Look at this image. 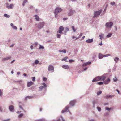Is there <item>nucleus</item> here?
<instances>
[{
    "mask_svg": "<svg viewBox=\"0 0 121 121\" xmlns=\"http://www.w3.org/2000/svg\"><path fill=\"white\" fill-rule=\"evenodd\" d=\"M102 11V9H100L98 11H95L94 12V16H93V17H98L100 15Z\"/></svg>",
    "mask_w": 121,
    "mask_h": 121,
    "instance_id": "1",
    "label": "nucleus"
},
{
    "mask_svg": "<svg viewBox=\"0 0 121 121\" xmlns=\"http://www.w3.org/2000/svg\"><path fill=\"white\" fill-rule=\"evenodd\" d=\"M113 25V23L112 22H107L105 24V26L107 28H111Z\"/></svg>",
    "mask_w": 121,
    "mask_h": 121,
    "instance_id": "2",
    "label": "nucleus"
},
{
    "mask_svg": "<svg viewBox=\"0 0 121 121\" xmlns=\"http://www.w3.org/2000/svg\"><path fill=\"white\" fill-rule=\"evenodd\" d=\"M44 24L45 23L44 22H40L38 24V28L39 29H41L43 27Z\"/></svg>",
    "mask_w": 121,
    "mask_h": 121,
    "instance_id": "3",
    "label": "nucleus"
},
{
    "mask_svg": "<svg viewBox=\"0 0 121 121\" xmlns=\"http://www.w3.org/2000/svg\"><path fill=\"white\" fill-rule=\"evenodd\" d=\"M69 105H67L66 106L65 108L61 112V113H64L65 112H66L67 110H68V111L69 112L70 114H71V113L69 111Z\"/></svg>",
    "mask_w": 121,
    "mask_h": 121,
    "instance_id": "4",
    "label": "nucleus"
},
{
    "mask_svg": "<svg viewBox=\"0 0 121 121\" xmlns=\"http://www.w3.org/2000/svg\"><path fill=\"white\" fill-rule=\"evenodd\" d=\"M5 4L6 8L8 9H12L13 8L14 4H11L9 6V3H6Z\"/></svg>",
    "mask_w": 121,
    "mask_h": 121,
    "instance_id": "5",
    "label": "nucleus"
},
{
    "mask_svg": "<svg viewBox=\"0 0 121 121\" xmlns=\"http://www.w3.org/2000/svg\"><path fill=\"white\" fill-rule=\"evenodd\" d=\"M62 11V9L59 7L56 8L55 9L54 13H58L61 12Z\"/></svg>",
    "mask_w": 121,
    "mask_h": 121,
    "instance_id": "6",
    "label": "nucleus"
},
{
    "mask_svg": "<svg viewBox=\"0 0 121 121\" xmlns=\"http://www.w3.org/2000/svg\"><path fill=\"white\" fill-rule=\"evenodd\" d=\"M60 118H58L57 120H55L54 121H66L63 116L61 115H60L59 116Z\"/></svg>",
    "mask_w": 121,
    "mask_h": 121,
    "instance_id": "7",
    "label": "nucleus"
},
{
    "mask_svg": "<svg viewBox=\"0 0 121 121\" xmlns=\"http://www.w3.org/2000/svg\"><path fill=\"white\" fill-rule=\"evenodd\" d=\"M42 84L43 85V86H40L39 87V89L38 90L39 91H41L43 89L47 87V85L45 83H43Z\"/></svg>",
    "mask_w": 121,
    "mask_h": 121,
    "instance_id": "8",
    "label": "nucleus"
},
{
    "mask_svg": "<svg viewBox=\"0 0 121 121\" xmlns=\"http://www.w3.org/2000/svg\"><path fill=\"white\" fill-rule=\"evenodd\" d=\"M100 80H101L100 76H98L95 77L93 80L92 82H95Z\"/></svg>",
    "mask_w": 121,
    "mask_h": 121,
    "instance_id": "9",
    "label": "nucleus"
},
{
    "mask_svg": "<svg viewBox=\"0 0 121 121\" xmlns=\"http://www.w3.org/2000/svg\"><path fill=\"white\" fill-rule=\"evenodd\" d=\"M64 30V28L62 26H60L59 29L58 31L57 32H59L60 34H63V33L62 31H63Z\"/></svg>",
    "mask_w": 121,
    "mask_h": 121,
    "instance_id": "10",
    "label": "nucleus"
},
{
    "mask_svg": "<svg viewBox=\"0 0 121 121\" xmlns=\"http://www.w3.org/2000/svg\"><path fill=\"white\" fill-rule=\"evenodd\" d=\"M9 111L11 112H14V106L12 105H10L9 106Z\"/></svg>",
    "mask_w": 121,
    "mask_h": 121,
    "instance_id": "11",
    "label": "nucleus"
},
{
    "mask_svg": "<svg viewBox=\"0 0 121 121\" xmlns=\"http://www.w3.org/2000/svg\"><path fill=\"white\" fill-rule=\"evenodd\" d=\"M75 12V11L74 10L72 9L70 10L69 12L68 13V16H71Z\"/></svg>",
    "mask_w": 121,
    "mask_h": 121,
    "instance_id": "12",
    "label": "nucleus"
},
{
    "mask_svg": "<svg viewBox=\"0 0 121 121\" xmlns=\"http://www.w3.org/2000/svg\"><path fill=\"white\" fill-rule=\"evenodd\" d=\"M54 67L52 65H49L48 67V70L49 71H50L54 70Z\"/></svg>",
    "mask_w": 121,
    "mask_h": 121,
    "instance_id": "13",
    "label": "nucleus"
},
{
    "mask_svg": "<svg viewBox=\"0 0 121 121\" xmlns=\"http://www.w3.org/2000/svg\"><path fill=\"white\" fill-rule=\"evenodd\" d=\"M110 81V79L109 78H108L107 80H106L104 82V83L105 84H107L109 83Z\"/></svg>",
    "mask_w": 121,
    "mask_h": 121,
    "instance_id": "14",
    "label": "nucleus"
},
{
    "mask_svg": "<svg viewBox=\"0 0 121 121\" xmlns=\"http://www.w3.org/2000/svg\"><path fill=\"white\" fill-rule=\"evenodd\" d=\"M34 83L31 81L28 82L27 83V86L29 87H30Z\"/></svg>",
    "mask_w": 121,
    "mask_h": 121,
    "instance_id": "15",
    "label": "nucleus"
},
{
    "mask_svg": "<svg viewBox=\"0 0 121 121\" xmlns=\"http://www.w3.org/2000/svg\"><path fill=\"white\" fill-rule=\"evenodd\" d=\"M91 63V62L90 61H88L87 62L84 63L82 64L83 67H84V66H87V65H90Z\"/></svg>",
    "mask_w": 121,
    "mask_h": 121,
    "instance_id": "16",
    "label": "nucleus"
},
{
    "mask_svg": "<svg viewBox=\"0 0 121 121\" xmlns=\"http://www.w3.org/2000/svg\"><path fill=\"white\" fill-rule=\"evenodd\" d=\"M100 78H101V80H102L104 81L106 78V77L104 74L103 75L101 76H100Z\"/></svg>",
    "mask_w": 121,
    "mask_h": 121,
    "instance_id": "17",
    "label": "nucleus"
},
{
    "mask_svg": "<svg viewBox=\"0 0 121 121\" xmlns=\"http://www.w3.org/2000/svg\"><path fill=\"white\" fill-rule=\"evenodd\" d=\"M93 41V38L89 39L86 40V42L87 43H92Z\"/></svg>",
    "mask_w": 121,
    "mask_h": 121,
    "instance_id": "18",
    "label": "nucleus"
},
{
    "mask_svg": "<svg viewBox=\"0 0 121 121\" xmlns=\"http://www.w3.org/2000/svg\"><path fill=\"white\" fill-rule=\"evenodd\" d=\"M11 58V57H7L5 58H3L2 60L3 61L7 60L10 59Z\"/></svg>",
    "mask_w": 121,
    "mask_h": 121,
    "instance_id": "19",
    "label": "nucleus"
},
{
    "mask_svg": "<svg viewBox=\"0 0 121 121\" xmlns=\"http://www.w3.org/2000/svg\"><path fill=\"white\" fill-rule=\"evenodd\" d=\"M64 31V33H63V34H64L65 35H66L67 32L69 31V28L68 27H66Z\"/></svg>",
    "mask_w": 121,
    "mask_h": 121,
    "instance_id": "20",
    "label": "nucleus"
},
{
    "mask_svg": "<svg viewBox=\"0 0 121 121\" xmlns=\"http://www.w3.org/2000/svg\"><path fill=\"white\" fill-rule=\"evenodd\" d=\"M75 102V100L71 101L70 102L69 104L72 106H74V105Z\"/></svg>",
    "mask_w": 121,
    "mask_h": 121,
    "instance_id": "21",
    "label": "nucleus"
},
{
    "mask_svg": "<svg viewBox=\"0 0 121 121\" xmlns=\"http://www.w3.org/2000/svg\"><path fill=\"white\" fill-rule=\"evenodd\" d=\"M10 25L12 27V28L13 29H14L15 30H17V27L14 26L13 24L12 23H11L10 24Z\"/></svg>",
    "mask_w": 121,
    "mask_h": 121,
    "instance_id": "22",
    "label": "nucleus"
},
{
    "mask_svg": "<svg viewBox=\"0 0 121 121\" xmlns=\"http://www.w3.org/2000/svg\"><path fill=\"white\" fill-rule=\"evenodd\" d=\"M104 57V56L103 55L100 53H99V54L98 58L99 59H102Z\"/></svg>",
    "mask_w": 121,
    "mask_h": 121,
    "instance_id": "23",
    "label": "nucleus"
},
{
    "mask_svg": "<svg viewBox=\"0 0 121 121\" xmlns=\"http://www.w3.org/2000/svg\"><path fill=\"white\" fill-rule=\"evenodd\" d=\"M115 96V95H106L105 96V97L106 98H109L113 97H114Z\"/></svg>",
    "mask_w": 121,
    "mask_h": 121,
    "instance_id": "24",
    "label": "nucleus"
},
{
    "mask_svg": "<svg viewBox=\"0 0 121 121\" xmlns=\"http://www.w3.org/2000/svg\"><path fill=\"white\" fill-rule=\"evenodd\" d=\"M62 67L63 68L66 69H68L69 67V66L67 65H63L62 66Z\"/></svg>",
    "mask_w": 121,
    "mask_h": 121,
    "instance_id": "25",
    "label": "nucleus"
},
{
    "mask_svg": "<svg viewBox=\"0 0 121 121\" xmlns=\"http://www.w3.org/2000/svg\"><path fill=\"white\" fill-rule=\"evenodd\" d=\"M33 97L32 96H27V97H26L25 98V100H26L27 99H30L32 98H33Z\"/></svg>",
    "mask_w": 121,
    "mask_h": 121,
    "instance_id": "26",
    "label": "nucleus"
},
{
    "mask_svg": "<svg viewBox=\"0 0 121 121\" xmlns=\"http://www.w3.org/2000/svg\"><path fill=\"white\" fill-rule=\"evenodd\" d=\"M44 47L43 46L41 45H39V49L40 50L41 49H42L43 50L44 49Z\"/></svg>",
    "mask_w": 121,
    "mask_h": 121,
    "instance_id": "27",
    "label": "nucleus"
},
{
    "mask_svg": "<svg viewBox=\"0 0 121 121\" xmlns=\"http://www.w3.org/2000/svg\"><path fill=\"white\" fill-rule=\"evenodd\" d=\"M112 35V33H110L107 35L106 36V37L107 38H109Z\"/></svg>",
    "mask_w": 121,
    "mask_h": 121,
    "instance_id": "28",
    "label": "nucleus"
},
{
    "mask_svg": "<svg viewBox=\"0 0 121 121\" xmlns=\"http://www.w3.org/2000/svg\"><path fill=\"white\" fill-rule=\"evenodd\" d=\"M59 52H63L64 53H66V49H63L62 50H59Z\"/></svg>",
    "mask_w": 121,
    "mask_h": 121,
    "instance_id": "29",
    "label": "nucleus"
},
{
    "mask_svg": "<svg viewBox=\"0 0 121 121\" xmlns=\"http://www.w3.org/2000/svg\"><path fill=\"white\" fill-rule=\"evenodd\" d=\"M35 19L37 21H39V18L38 16L36 15H35Z\"/></svg>",
    "mask_w": 121,
    "mask_h": 121,
    "instance_id": "30",
    "label": "nucleus"
},
{
    "mask_svg": "<svg viewBox=\"0 0 121 121\" xmlns=\"http://www.w3.org/2000/svg\"><path fill=\"white\" fill-rule=\"evenodd\" d=\"M119 60V58L117 57H116L114 59V60L116 63H117Z\"/></svg>",
    "mask_w": 121,
    "mask_h": 121,
    "instance_id": "31",
    "label": "nucleus"
},
{
    "mask_svg": "<svg viewBox=\"0 0 121 121\" xmlns=\"http://www.w3.org/2000/svg\"><path fill=\"white\" fill-rule=\"evenodd\" d=\"M4 16L7 18H9L10 17V16L6 14H5L4 15Z\"/></svg>",
    "mask_w": 121,
    "mask_h": 121,
    "instance_id": "32",
    "label": "nucleus"
},
{
    "mask_svg": "<svg viewBox=\"0 0 121 121\" xmlns=\"http://www.w3.org/2000/svg\"><path fill=\"white\" fill-rule=\"evenodd\" d=\"M68 58V57L67 56H66L64 58L62 59V61L65 60L66 62H68V61L66 60Z\"/></svg>",
    "mask_w": 121,
    "mask_h": 121,
    "instance_id": "33",
    "label": "nucleus"
},
{
    "mask_svg": "<svg viewBox=\"0 0 121 121\" xmlns=\"http://www.w3.org/2000/svg\"><path fill=\"white\" fill-rule=\"evenodd\" d=\"M102 92L101 91H98L97 93V96L99 95L100 94H101Z\"/></svg>",
    "mask_w": 121,
    "mask_h": 121,
    "instance_id": "34",
    "label": "nucleus"
},
{
    "mask_svg": "<svg viewBox=\"0 0 121 121\" xmlns=\"http://www.w3.org/2000/svg\"><path fill=\"white\" fill-rule=\"evenodd\" d=\"M96 108L98 110V111L99 112H100L101 111V108L100 107H97Z\"/></svg>",
    "mask_w": 121,
    "mask_h": 121,
    "instance_id": "35",
    "label": "nucleus"
},
{
    "mask_svg": "<svg viewBox=\"0 0 121 121\" xmlns=\"http://www.w3.org/2000/svg\"><path fill=\"white\" fill-rule=\"evenodd\" d=\"M104 36V34H101L99 35V37H100V39L101 40H102V38Z\"/></svg>",
    "mask_w": 121,
    "mask_h": 121,
    "instance_id": "36",
    "label": "nucleus"
},
{
    "mask_svg": "<svg viewBox=\"0 0 121 121\" xmlns=\"http://www.w3.org/2000/svg\"><path fill=\"white\" fill-rule=\"evenodd\" d=\"M35 121H45V119H42L39 120H35Z\"/></svg>",
    "mask_w": 121,
    "mask_h": 121,
    "instance_id": "37",
    "label": "nucleus"
},
{
    "mask_svg": "<svg viewBox=\"0 0 121 121\" xmlns=\"http://www.w3.org/2000/svg\"><path fill=\"white\" fill-rule=\"evenodd\" d=\"M35 64H37L39 63V61L38 60H35Z\"/></svg>",
    "mask_w": 121,
    "mask_h": 121,
    "instance_id": "38",
    "label": "nucleus"
},
{
    "mask_svg": "<svg viewBox=\"0 0 121 121\" xmlns=\"http://www.w3.org/2000/svg\"><path fill=\"white\" fill-rule=\"evenodd\" d=\"M56 36H57V38H60L61 35L60 34H57Z\"/></svg>",
    "mask_w": 121,
    "mask_h": 121,
    "instance_id": "39",
    "label": "nucleus"
},
{
    "mask_svg": "<svg viewBox=\"0 0 121 121\" xmlns=\"http://www.w3.org/2000/svg\"><path fill=\"white\" fill-rule=\"evenodd\" d=\"M104 83V82H98L97 83L99 85H102Z\"/></svg>",
    "mask_w": 121,
    "mask_h": 121,
    "instance_id": "40",
    "label": "nucleus"
},
{
    "mask_svg": "<svg viewBox=\"0 0 121 121\" xmlns=\"http://www.w3.org/2000/svg\"><path fill=\"white\" fill-rule=\"evenodd\" d=\"M74 61V60L72 59L69 60V62L71 63L72 62H73Z\"/></svg>",
    "mask_w": 121,
    "mask_h": 121,
    "instance_id": "41",
    "label": "nucleus"
},
{
    "mask_svg": "<svg viewBox=\"0 0 121 121\" xmlns=\"http://www.w3.org/2000/svg\"><path fill=\"white\" fill-rule=\"evenodd\" d=\"M72 28L73 31V32H75L76 31V30L75 29L74 26H72Z\"/></svg>",
    "mask_w": 121,
    "mask_h": 121,
    "instance_id": "42",
    "label": "nucleus"
},
{
    "mask_svg": "<svg viewBox=\"0 0 121 121\" xmlns=\"http://www.w3.org/2000/svg\"><path fill=\"white\" fill-rule=\"evenodd\" d=\"M115 4V3L114 2H111L110 3V4L111 5L113 6Z\"/></svg>",
    "mask_w": 121,
    "mask_h": 121,
    "instance_id": "43",
    "label": "nucleus"
},
{
    "mask_svg": "<svg viewBox=\"0 0 121 121\" xmlns=\"http://www.w3.org/2000/svg\"><path fill=\"white\" fill-rule=\"evenodd\" d=\"M110 55L109 54H107L104 55V57H107L109 56Z\"/></svg>",
    "mask_w": 121,
    "mask_h": 121,
    "instance_id": "44",
    "label": "nucleus"
},
{
    "mask_svg": "<svg viewBox=\"0 0 121 121\" xmlns=\"http://www.w3.org/2000/svg\"><path fill=\"white\" fill-rule=\"evenodd\" d=\"M3 92L1 91L0 89V96L1 97L3 94Z\"/></svg>",
    "mask_w": 121,
    "mask_h": 121,
    "instance_id": "45",
    "label": "nucleus"
},
{
    "mask_svg": "<svg viewBox=\"0 0 121 121\" xmlns=\"http://www.w3.org/2000/svg\"><path fill=\"white\" fill-rule=\"evenodd\" d=\"M105 109L107 110L110 111L111 110V108H110L107 107L105 108Z\"/></svg>",
    "mask_w": 121,
    "mask_h": 121,
    "instance_id": "46",
    "label": "nucleus"
},
{
    "mask_svg": "<svg viewBox=\"0 0 121 121\" xmlns=\"http://www.w3.org/2000/svg\"><path fill=\"white\" fill-rule=\"evenodd\" d=\"M83 70L82 71V72L86 71L87 69V67H85V68L83 67Z\"/></svg>",
    "mask_w": 121,
    "mask_h": 121,
    "instance_id": "47",
    "label": "nucleus"
},
{
    "mask_svg": "<svg viewBox=\"0 0 121 121\" xmlns=\"http://www.w3.org/2000/svg\"><path fill=\"white\" fill-rule=\"evenodd\" d=\"M117 80V79L116 78V77H115V78L113 79V81L114 82H116Z\"/></svg>",
    "mask_w": 121,
    "mask_h": 121,
    "instance_id": "48",
    "label": "nucleus"
},
{
    "mask_svg": "<svg viewBox=\"0 0 121 121\" xmlns=\"http://www.w3.org/2000/svg\"><path fill=\"white\" fill-rule=\"evenodd\" d=\"M35 77H32V80L33 82H35Z\"/></svg>",
    "mask_w": 121,
    "mask_h": 121,
    "instance_id": "49",
    "label": "nucleus"
},
{
    "mask_svg": "<svg viewBox=\"0 0 121 121\" xmlns=\"http://www.w3.org/2000/svg\"><path fill=\"white\" fill-rule=\"evenodd\" d=\"M19 107L20 108L22 109V110H24V109H23V107H22V106L21 105H19Z\"/></svg>",
    "mask_w": 121,
    "mask_h": 121,
    "instance_id": "50",
    "label": "nucleus"
},
{
    "mask_svg": "<svg viewBox=\"0 0 121 121\" xmlns=\"http://www.w3.org/2000/svg\"><path fill=\"white\" fill-rule=\"evenodd\" d=\"M23 116V114L22 113L20 114V115H19L18 116V117L19 118H20L22 116Z\"/></svg>",
    "mask_w": 121,
    "mask_h": 121,
    "instance_id": "51",
    "label": "nucleus"
},
{
    "mask_svg": "<svg viewBox=\"0 0 121 121\" xmlns=\"http://www.w3.org/2000/svg\"><path fill=\"white\" fill-rule=\"evenodd\" d=\"M89 121H96V120L94 119H91L89 120Z\"/></svg>",
    "mask_w": 121,
    "mask_h": 121,
    "instance_id": "52",
    "label": "nucleus"
},
{
    "mask_svg": "<svg viewBox=\"0 0 121 121\" xmlns=\"http://www.w3.org/2000/svg\"><path fill=\"white\" fill-rule=\"evenodd\" d=\"M29 8L30 9H32L34 8L33 6H30Z\"/></svg>",
    "mask_w": 121,
    "mask_h": 121,
    "instance_id": "53",
    "label": "nucleus"
},
{
    "mask_svg": "<svg viewBox=\"0 0 121 121\" xmlns=\"http://www.w3.org/2000/svg\"><path fill=\"white\" fill-rule=\"evenodd\" d=\"M55 14V18H57L58 17V13H54Z\"/></svg>",
    "mask_w": 121,
    "mask_h": 121,
    "instance_id": "54",
    "label": "nucleus"
},
{
    "mask_svg": "<svg viewBox=\"0 0 121 121\" xmlns=\"http://www.w3.org/2000/svg\"><path fill=\"white\" fill-rule=\"evenodd\" d=\"M47 79V78L45 77H43V81H46V80Z\"/></svg>",
    "mask_w": 121,
    "mask_h": 121,
    "instance_id": "55",
    "label": "nucleus"
},
{
    "mask_svg": "<svg viewBox=\"0 0 121 121\" xmlns=\"http://www.w3.org/2000/svg\"><path fill=\"white\" fill-rule=\"evenodd\" d=\"M10 119H8L5 120H4L3 121H9L10 120Z\"/></svg>",
    "mask_w": 121,
    "mask_h": 121,
    "instance_id": "56",
    "label": "nucleus"
},
{
    "mask_svg": "<svg viewBox=\"0 0 121 121\" xmlns=\"http://www.w3.org/2000/svg\"><path fill=\"white\" fill-rule=\"evenodd\" d=\"M27 0H24L23 2L25 3H27Z\"/></svg>",
    "mask_w": 121,
    "mask_h": 121,
    "instance_id": "57",
    "label": "nucleus"
},
{
    "mask_svg": "<svg viewBox=\"0 0 121 121\" xmlns=\"http://www.w3.org/2000/svg\"><path fill=\"white\" fill-rule=\"evenodd\" d=\"M82 33H81L80 34V35H79V38H80V37H81L82 36Z\"/></svg>",
    "mask_w": 121,
    "mask_h": 121,
    "instance_id": "58",
    "label": "nucleus"
},
{
    "mask_svg": "<svg viewBox=\"0 0 121 121\" xmlns=\"http://www.w3.org/2000/svg\"><path fill=\"white\" fill-rule=\"evenodd\" d=\"M68 19V18L66 17L64 18L63 19V20H67Z\"/></svg>",
    "mask_w": 121,
    "mask_h": 121,
    "instance_id": "59",
    "label": "nucleus"
},
{
    "mask_svg": "<svg viewBox=\"0 0 121 121\" xmlns=\"http://www.w3.org/2000/svg\"><path fill=\"white\" fill-rule=\"evenodd\" d=\"M38 43L37 42H35V43H34V44L36 45V46L38 45Z\"/></svg>",
    "mask_w": 121,
    "mask_h": 121,
    "instance_id": "60",
    "label": "nucleus"
},
{
    "mask_svg": "<svg viewBox=\"0 0 121 121\" xmlns=\"http://www.w3.org/2000/svg\"><path fill=\"white\" fill-rule=\"evenodd\" d=\"M2 108L1 107H0V111L1 112H2Z\"/></svg>",
    "mask_w": 121,
    "mask_h": 121,
    "instance_id": "61",
    "label": "nucleus"
},
{
    "mask_svg": "<svg viewBox=\"0 0 121 121\" xmlns=\"http://www.w3.org/2000/svg\"><path fill=\"white\" fill-rule=\"evenodd\" d=\"M116 91L118 92V94H120V92L117 89L116 90Z\"/></svg>",
    "mask_w": 121,
    "mask_h": 121,
    "instance_id": "62",
    "label": "nucleus"
},
{
    "mask_svg": "<svg viewBox=\"0 0 121 121\" xmlns=\"http://www.w3.org/2000/svg\"><path fill=\"white\" fill-rule=\"evenodd\" d=\"M30 48H31V49H33V47L32 45L31 46Z\"/></svg>",
    "mask_w": 121,
    "mask_h": 121,
    "instance_id": "63",
    "label": "nucleus"
},
{
    "mask_svg": "<svg viewBox=\"0 0 121 121\" xmlns=\"http://www.w3.org/2000/svg\"><path fill=\"white\" fill-rule=\"evenodd\" d=\"M20 73V72H18L17 73V74L18 75H19Z\"/></svg>",
    "mask_w": 121,
    "mask_h": 121,
    "instance_id": "64",
    "label": "nucleus"
}]
</instances>
